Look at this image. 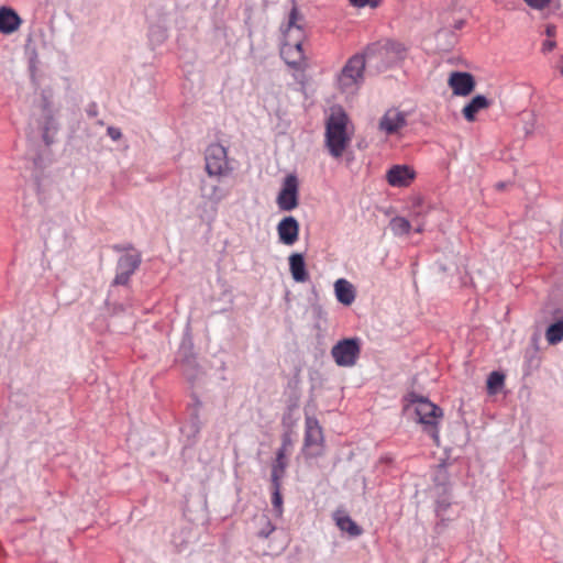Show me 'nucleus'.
<instances>
[{"mask_svg":"<svg viewBox=\"0 0 563 563\" xmlns=\"http://www.w3.org/2000/svg\"><path fill=\"white\" fill-rule=\"evenodd\" d=\"M299 13L292 8L289 13L287 26L284 29V43L280 48V55L284 60L296 69L307 67L306 56L302 52L305 33L298 24Z\"/></svg>","mask_w":563,"mask_h":563,"instance_id":"f257e3e1","label":"nucleus"},{"mask_svg":"<svg viewBox=\"0 0 563 563\" xmlns=\"http://www.w3.org/2000/svg\"><path fill=\"white\" fill-rule=\"evenodd\" d=\"M353 128L340 107L332 108L325 125V145L333 157H341L351 142Z\"/></svg>","mask_w":563,"mask_h":563,"instance_id":"f03ea898","label":"nucleus"},{"mask_svg":"<svg viewBox=\"0 0 563 563\" xmlns=\"http://www.w3.org/2000/svg\"><path fill=\"white\" fill-rule=\"evenodd\" d=\"M365 57L355 54L347 59L341 71L336 75V87L345 95H354L364 81Z\"/></svg>","mask_w":563,"mask_h":563,"instance_id":"7ed1b4c3","label":"nucleus"},{"mask_svg":"<svg viewBox=\"0 0 563 563\" xmlns=\"http://www.w3.org/2000/svg\"><path fill=\"white\" fill-rule=\"evenodd\" d=\"M416 413L424 431L439 443V423L443 418V410L430 400L420 398L416 401Z\"/></svg>","mask_w":563,"mask_h":563,"instance_id":"20e7f679","label":"nucleus"},{"mask_svg":"<svg viewBox=\"0 0 563 563\" xmlns=\"http://www.w3.org/2000/svg\"><path fill=\"white\" fill-rule=\"evenodd\" d=\"M361 353V341L357 338H349L339 341L331 349V355L336 365L352 367L356 364Z\"/></svg>","mask_w":563,"mask_h":563,"instance_id":"39448f33","label":"nucleus"},{"mask_svg":"<svg viewBox=\"0 0 563 563\" xmlns=\"http://www.w3.org/2000/svg\"><path fill=\"white\" fill-rule=\"evenodd\" d=\"M306 430L302 452L307 457H316L322 453L323 434L317 419L306 418Z\"/></svg>","mask_w":563,"mask_h":563,"instance_id":"423d86ee","label":"nucleus"},{"mask_svg":"<svg viewBox=\"0 0 563 563\" xmlns=\"http://www.w3.org/2000/svg\"><path fill=\"white\" fill-rule=\"evenodd\" d=\"M206 170L210 176H223L230 170L227 150L221 144H211L206 151Z\"/></svg>","mask_w":563,"mask_h":563,"instance_id":"0eeeda50","label":"nucleus"},{"mask_svg":"<svg viewBox=\"0 0 563 563\" xmlns=\"http://www.w3.org/2000/svg\"><path fill=\"white\" fill-rule=\"evenodd\" d=\"M299 181L296 175L289 174L284 178L276 202L280 210L291 211L298 207Z\"/></svg>","mask_w":563,"mask_h":563,"instance_id":"6e6552de","label":"nucleus"},{"mask_svg":"<svg viewBox=\"0 0 563 563\" xmlns=\"http://www.w3.org/2000/svg\"><path fill=\"white\" fill-rule=\"evenodd\" d=\"M141 264V255L136 252L123 254L118 262L114 284L125 285Z\"/></svg>","mask_w":563,"mask_h":563,"instance_id":"1a4fd4ad","label":"nucleus"},{"mask_svg":"<svg viewBox=\"0 0 563 563\" xmlns=\"http://www.w3.org/2000/svg\"><path fill=\"white\" fill-rule=\"evenodd\" d=\"M448 85L453 95L466 97L471 95L476 86L472 74L464 71H452L448 79Z\"/></svg>","mask_w":563,"mask_h":563,"instance_id":"9d476101","label":"nucleus"},{"mask_svg":"<svg viewBox=\"0 0 563 563\" xmlns=\"http://www.w3.org/2000/svg\"><path fill=\"white\" fill-rule=\"evenodd\" d=\"M417 177L416 169L406 164H397L389 167V186L408 188Z\"/></svg>","mask_w":563,"mask_h":563,"instance_id":"9b49d317","label":"nucleus"},{"mask_svg":"<svg viewBox=\"0 0 563 563\" xmlns=\"http://www.w3.org/2000/svg\"><path fill=\"white\" fill-rule=\"evenodd\" d=\"M277 233L280 243L288 246L294 245L299 236L298 221L291 216L285 217L277 224Z\"/></svg>","mask_w":563,"mask_h":563,"instance_id":"f8f14e48","label":"nucleus"},{"mask_svg":"<svg viewBox=\"0 0 563 563\" xmlns=\"http://www.w3.org/2000/svg\"><path fill=\"white\" fill-rule=\"evenodd\" d=\"M336 300L343 306H351L356 298L354 285L345 278H339L333 285Z\"/></svg>","mask_w":563,"mask_h":563,"instance_id":"ddd939ff","label":"nucleus"},{"mask_svg":"<svg viewBox=\"0 0 563 563\" xmlns=\"http://www.w3.org/2000/svg\"><path fill=\"white\" fill-rule=\"evenodd\" d=\"M22 20L19 14L11 8H0V33L12 34L19 30Z\"/></svg>","mask_w":563,"mask_h":563,"instance_id":"4468645a","label":"nucleus"},{"mask_svg":"<svg viewBox=\"0 0 563 563\" xmlns=\"http://www.w3.org/2000/svg\"><path fill=\"white\" fill-rule=\"evenodd\" d=\"M492 101L485 96L477 95L471 99L468 103L462 109V114L467 122L476 121L477 114L485 109H488Z\"/></svg>","mask_w":563,"mask_h":563,"instance_id":"2eb2a0df","label":"nucleus"},{"mask_svg":"<svg viewBox=\"0 0 563 563\" xmlns=\"http://www.w3.org/2000/svg\"><path fill=\"white\" fill-rule=\"evenodd\" d=\"M408 56V47L404 43L389 42V70L402 69Z\"/></svg>","mask_w":563,"mask_h":563,"instance_id":"dca6fc26","label":"nucleus"},{"mask_svg":"<svg viewBox=\"0 0 563 563\" xmlns=\"http://www.w3.org/2000/svg\"><path fill=\"white\" fill-rule=\"evenodd\" d=\"M229 196V190L216 184L203 183L201 186V197L209 201L214 209Z\"/></svg>","mask_w":563,"mask_h":563,"instance_id":"f3484780","label":"nucleus"},{"mask_svg":"<svg viewBox=\"0 0 563 563\" xmlns=\"http://www.w3.org/2000/svg\"><path fill=\"white\" fill-rule=\"evenodd\" d=\"M289 271L291 277L297 283H305L308 280L309 275L306 269V263L303 255L300 253H294L289 256Z\"/></svg>","mask_w":563,"mask_h":563,"instance_id":"a211bd4d","label":"nucleus"},{"mask_svg":"<svg viewBox=\"0 0 563 563\" xmlns=\"http://www.w3.org/2000/svg\"><path fill=\"white\" fill-rule=\"evenodd\" d=\"M333 519L342 532H346L350 537H357L362 533V529L351 519L343 510H336Z\"/></svg>","mask_w":563,"mask_h":563,"instance_id":"6ab92c4d","label":"nucleus"},{"mask_svg":"<svg viewBox=\"0 0 563 563\" xmlns=\"http://www.w3.org/2000/svg\"><path fill=\"white\" fill-rule=\"evenodd\" d=\"M545 340L550 345H556L563 341V317L547 328Z\"/></svg>","mask_w":563,"mask_h":563,"instance_id":"aec40b11","label":"nucleus"},{"mask_svg":"<svg viewBox=\"0 0 563 563\" xmlns=\"http://www.w3.org/2000/svg\"><path fill=\"white\" fill-rule=\"evenodd\" d=\"M389 227L394 235L397 236L408 235L411 230V224L409 220L404 217H394L389 222Z\"/></svg>","mask_w":563,"mask_h":563,"instance_id":"412c9836","label":"nucleus"},{"mask_svg":"<svg viewBox=\"0 0 563 563\" xmlns=\"http://www.w3.org/2000/svg\"><path fill=\"white\" fill-rule=\"evenodd\" d=\"M41 107L45 120L43 129L45 130V132H47L53 125L54 109L45 95H43Z\"/></svg>","mask_w":563,"mask_h":563,"instance_id":"4be33fe9","label":"nucleus"},{"mask_svg":"<svg viewBox=\"0 0 563 563\" xmlns=\"http://www.w3.org/2000/svg\"><path fill=\"white\" fill-rule=\"evenodd\" d=\"M505 376L499 372H492L487 378V390L495 394L504 385Z\"/></svg>","mask_w":563,"mask_h":563,"instance_id":"5701e85b","label":"nucleus"},{"mask_svg":"<svg viewBox=\"0 0 563 563\" xmlns=\"http://www.w3.org/2000/svg\"><path fill=\"white\" fill-rule=\"evenodd\" d=\"M407 124V113L397 112L394 118H389V134L398 132Z\"/></svg>","mask_w":563,"mask_h":563,"instance_id":"b1692460","label":"nucleus"},{"mask_svg":"<svg viewBox=\"0 0 563 563\" xmlns=\"http://www.w3.org/2000/svg\"><path fill=\"white\" fill-rule=\"evenodd\" d=\"M287 467V461L276 460L272 470V481L274 486H279V481L285 474Z\"/></svg>","mask_w":563,"mask_h":563,"instance_id":"393cba45","label":"nucleus"},{"mask_svg":"<svg viewBox=\"0 0 563 563\" xmlns=\"http://www.w3.org/2000/svg\"><path fill=\"white\" fill-rule=\"evenodd\" d=\"M274 493H273V497H272V504H273V507L275 508L276 510V514L278 516L282 515V505H283V498H282V495L279 493V486H274Z\"/></svg>","mask_w":563,"mask_h":563,"instance_id":"a878e982","label":"nucleus"},{"mask_svg":"<svg viewBox=\"0 0 563 563\" xmlns=\"http://www.w3.org/2000/svg\"><path fill=\"white\" fill-rule=\"evenodd\" d=\"M262 521H263V528L258 531V537L267 538L275 530V527L272 525V522L267 518H262Z\"/></svg>","mask_w":563,"mask_h":563,"instance_id":"bb28decb","label":"nucleus"},{"mask_svg":"<svg viewBox=\"0 0 563 563\" xmlns=\"http://www.w3.org/2000/svg\"><path fill=\"white\" fill-rule=\"evenodd\" d=\"M525 2L533 9H543L549 5L551 0H525Z\"/></svg>","mask_w":563,"mask_h":563,"instance_id":"cd10ccee","label":"nucleus"},{"mask_svg":"<svg viewBox=\"0 0 563 563\" xmlns=\"http://www.w3.org/2000/svg\"><path fill=\"white\" fill-rule=\"evenodd\" d=\"M107 133L108 135L113 140V141H118L121 139L122 136V133L121 131L118 129V128H114V126H109L107 129Z\"/></svg>","mask_w":563,"mask_h":563,"instance_id":"c85d7f7f","label":"nucleus"},{"mask_svg":"<svg viewBox=\"0 0 563 563\" xmlns=\"http://www.w3.org/2000/svg\"><path fill=\"white\" fill-rule=\"evenodd\" d=\"M349 2L354 8H364L367 5L368 0H349Z\"/></svg>","mask_w":563,"mask_h":563,"instance_id":"c756f323","label":"nucleus"},{"mask_svg":"<svg viewBox=\"0 0 563 563\" xmlns=\"http://www.w3.org/2000/svg\"><path fill=\"white\" fill-rule=\"evenodd\" d=\"M379 129L382 131H387V113L384 114L379 120Z\"/></svg>","mask_w":563,"mask_h":563,"instance_id":"7c9ffc66","label":"nucleus"},{"mask_svg":"<svg viewBox=\"0 0 563 563\" xmlns=\"http://www.w3.org/2000/svg\"><path fill=\"white\" fill-rule=\"evenodd\" d=\"M286 451L287 449L280 448L276 454V460L286 461Z\"/></svg>","mask_w":563,"mask_h":563,"instance_id":"2f4dec72","label":"nucleus"},{"mask_svg":"<svg viewBox=\"0 0 563 563\" xmlns=\"http://www.w3.org/2000/svg\"><path fill=\"white\" fill-rule=\"evenodd\" d=\"M384 0H368L367 5L371 8H377L383 3Z\"/></svg>","mask_w":563,"mask_h":563,"instance_id":"473e14b6","label":"nucleus"},{"mask_svg":"<svg viewBox=\"0 0 563 563\" xmlns=\"http://www.w3.org/2000/svg\"><path fill=\"white\" fill-rule=\"evenodd\" d=\"M290 445H291V440H290L289 435H285L284 439H283L282 448L287 449Z\"/></svg>","mask_w":563,"mask_h":563,"instance_id":"72a5a7b5","label":"nucleus"},{"mask_svg":"<svg viewBox=\"0 0 563 563\" xmlns=\"http://www.w3.org/2000/svg\"><path fill=\"white\" fill-rule=\"evenodd\" d=\"M555 46L554 42L548 41L543 44L544 49L551 51Z\"/></svg>","mask_w":563,"mask_h":563,"instance_id":"f704fd0d","label":"nucleus"},{"mask_svg":"<svg viewBox=\"0 0 563 563\" xmlns=\"http://www.w3.org/2000/svg\"><path fill=\"white\" fill-rule=\"evenodd\" d=\"M558 67H559L560 74L563 76V55L560 58Z\"/></svg>","mask_w":563,"mask_h":563,"instance_id":"c9c22d12","label":"nucleus"},{"mask_svg":"<svg viewBox=\"0 0 563 563\" xmlns=\"http://www.w3.org/2000/svg\"><path fill=\"white\" fill-rule=\"evenodd\" d=\"M553 30H554V27H553V26H548V27H547V33H548V35H552V34H553Z\"/></svg>","mask_w":563,"mask_h":563,"instance_id":"e433bc0d","label":"nucleus"},{"mask_svg":"<svg viewBox=\"0 0 563 563\" xmlns=\"http://www.w3.org/2000/svg\"><path fill=\"white\" fill-rule=\"evenodd\" d=\"M416 231H417L418 233H420V232L422 231V229H421V228H417V230H416Z\"/></svg>","mask_w":563,"mask_h":563,"instance_id":"4c0bfd02","label":"nucleus"}]
</instances>
